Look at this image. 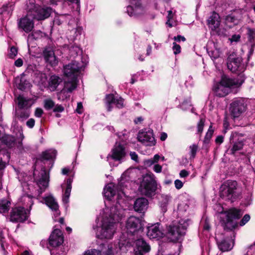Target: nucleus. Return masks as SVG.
<instances>
[{"label": "nucleus", "instance_id": "obj_1", "mask_svg": "<svg viewBox=\"0 0 255 255\" xmlns=\"http://www.w3.org/2000/svg\"><path fill=\"white\" fill-rule=\"evenodd\" d=\"M120 196L121 194L119 193L117 202L114 206L103 209L101 225L96 232L98 238L111 239L113 237L117 228V223L124 216V211L127 206L124 199L121 198Z\"/></svg>", "mask_w": 255, "mask_h": 255}, {"label": "nucleus", "instance_id": "obj_2", "mask_svg": "<svg viewBox=\"0 0 255 255\" xmlns=\"http://www.w3.org/2000/svg\"><path fill=\"white\" fill-rule=\"evenodd\" d=\"M33 176L34 181L39 189L34 193L26 192L25 194L19 199L17 204V223H23L27 220L31 208L33 204L32 198L34 196H40L48 186L49 175L44 167H42L40 171L35 169Z\"/></svg>", "mask_w": 255, "mask_h": 255}, {"label": "nucleus", "instance_id": "obj_3", "mask_svg": "<svg viewBox=\"0 0 255 255\" xmlns=\"http://www.w3.org/2000/svg\"><path fill=\"white\" fill-rule=\"evenodd\" d=\"M222 214L221 217V223L224 230L233 231L238 226L237 220L243 214V212L239 209L232 208L223 212L222 209L220 212Z\"/></svg>", "mask_w": 255, "mask_h": 255}, {"label": "nucleus", "instance_id": "obj_4", "mask_svg": "<svg viewBox=\"0 0 255 255\" xmlns=\"http://www.w3.org/2000/svg\"><path fill=\"white\" fill-rule=\"evenodd\" d=\"M189 220L180 219L174 221L168 228L167 236L172 242H177L182 239L185 234L186 230L189 225Z\"/></svg>", "mask_w": 255, "mask_h": 255}, {"label": "nucleus", "instance_id": "obj_5", "mask_svg": "<svg viewBox=\"0 0 255 255\" xmlns=\"http://www.w3.org/2000/svg\"><path fill=\"white\" fill-rule=\"evenodd\" d=\"M220 196L226 201L234 202L240 196V192L236 181L227 180L220 188Z\"/></svg>", "mask_w": 255, "mask_h": 255}, {"label": "nucleus", "instance_id": "obj_6", "mask_svg": "<svg viewBox=\"0 0 255 255\" xmlns=\"http://www.w3.org/2000/svg\"><path fill=\"white\" fill-rule=\"evenodd\" d=\"M241 85L238 80L223 76L220 83L216 84L214 88L216 95L220 97L226 96L231 92V88L239 87Z\"/></svg>", "mask_w": 255, "mask_h": 255}, {"label": "nucleus", "instance_id": "obj_7", "mask_svg": "<svg viewBox=\"0 0 255 255\" xmlns=\"http://www.w3.org/2000/svg\"><path fill=\"white\" fill-rule=\"evenodd\" d=\"M156 189L155 181L150 176H144L139 187L141 194L147 197H152L155 195Z\"/></svg>", "mask_w": 255, "mask_h": 255}, {"label": "nucleus", "instance_id": "obj_8", "mask_svg": "<svg viewBox=\"0 0 255 255\" xmlns=\"http://www.w3.org/2000/svg\"><path fill=\"white\" fill-rule=\"evenodd\" d=\"M84 68V64H81L78 61L74 60L64 66L63 71L67 78H77Z\"/></svg>", "mask_w": 255, "mask_h": 255}, {"label": "nucleus", "instance_id": "obj_9", "mask_svg": "<svg viewBox=\"0 0 255 255\" xmlns=\"http://www.w3.org/2000/svg\"><path fill=\"white\" fill-rule=\"evenodd\" d=\"M115 252L112 244H101L98 250H89L85 252L84 255H115Z\"/></svg>", "mask_w": 255, "mask_h": 255}, {"label": "nucleus", "instance_id": "obj_10", "mask_svg": "<svg viewBox=\"0 0 255 255\" xmlns=\"http://www.w3.org/2000/svg\"><path fill=\"white\" fill-rule=\"evenodd\" d=\"M227 67L232 72L238 71L242 72L245 70L244 64L242 63V58L237 57L234 54H231L228 58L227 62Z\"/></svg>", "mask_w": 255, "mask_h": 255}, {"label": "nucleus", "instance_id": "obj_11", "mask_svg": "<svg viewBox=\"0 0 255 255\" xmlns=\"http://www.w3.org/2000/svg\"><path fill=\"white\" fill-rule=\"evenodd\" d=\"M220 17L219 15L215 12L212 13L208 20V25L212 31H215L216 33L219 35H226V29L220 28Z\"/></svg>", "mask_w": 255, "mask_h": 255}, {"label": "nucleus", "instance_id": "obj_12", "mask_svg": "<svg viewBox=\"0 0 255 255\" xmlns=\"http://www.w3.org/2000/svg\"><path fill=\"white\" fill-rule=\"evenodd\" d=\"M137 139L139 141L146 146H152L155 143L152 131L149 129L140 131L137 135Z\"/></svg>", "mask_w": 255, "mask_h": 255}, {"label": "nucleus", "instance_id": "obj_13", "mask_svg": "<svg viewBox=\"0 0 255 255\" xmlns=\"http://www.w3.org/2000/svg\"><path fill=\"white\" fill-rule=\"evenodd\" d=\"M128 232L133 234L142 228L141 220L135 216L129 217L126 222Z\"/></svg>", "mask_w": 255, "mask_h": 255}, {"label": "nucleus", "instance_id": "obj_14", "mask_svg": "<svg viewBox=\"0 0 255 255\" xmlns=\"http://www.w3.org/2000/svg\"><path fill=\"white\" fill-rule=\"evenodd\" d=\"M145 11V8L139 1L127 7V12L130 16L137 17L143 15Z\"/></svg>", "mask_w": 255, "mask_h": 255}, {"label": "nucleus", "instance_id": "obj_15", "mask_svg": "<svg viewBox=\"0 0 255 255\" xmlns=\"http://www.w3.org/2000/svg\"><path fill=\"white\" fill-rule=\"evenodd\" d=\"M64 241L63 234L60 230L55 229L51 234L49 238V244L53 247H58Z\"/></svg>", "mask_w": 255, "mask_h": 255}, {"label": "nucleus", "instance_id": "obj_16", "mask_svg": "<svg viewBox=\"0 0 255 255\" xmlns=\"http://www.w3.org/2000/svg\"><path fill=\"white\" fill-rule=\"evenodd\" d=\"M247 105L243 99L235 100L231 104V112L235 117H239L246 110Z\"/></svg>", "mask_w": 255, "mask_h": 255}, {"label": "nucleus", "instance_id": "obj_17", "mask_svg": "<svg viewBox=\"0 0 255 255\" xmlns=\"http://www.w3.org/2000/svg\"><path fill=\"white\" fill-rule=\"evenodd\" d=\"M149 245L142 239H139L135 242V255H143L149 252Z\"/></svg>", "mask_w": 255, "mask_h": 255}, {"label": "nucleus", "instance_id": "obj_18", "mask_svg": "<svg viewBox=\"0 0 255 255\" xmlns=\"http://www.w3.org/2000/svg\"><path fill=\"white\" fill-rule=\"evenodd\" d=\"M52 11V8L49 7H38L35 11V13L32 14V16L38 20H44L50 15Z\"/></svg>", "mask_w": 255, "mask_h": 255}, {"label": "nucleus", "instance_id": "obj_19", "mask_svg": "<svg viewBox=\"0 0 255 255\" xmlns=\"http://www.w3.org/2000/svg\"><path fill=\"white\" fill-rule=\"evenodd\" d=\"M125 147L123 145L116 143L112 150V155L109 156L115 160L120 161L125 157Z\"/></svg>", "mask_w": 255, "mask_h": 255}, {"label": "nucleus", "instance_id": "obj_20", "mask_svg": "<svg viewBox=\"0 0 255 255\" xmlns=\"http://www.w3.org/2000/svg\"><path fill=\"white\" fill-rule=\"evenodd\" d=\"M43 56L45 61L52 66L57 65L58 59L56 57L52 47H46L43 51Z\"/></svg>", "mask_w": 255, "mask_h": 255}, {"label": "nucleus", "instance_id": "obj_21", "mask_svg": "<svg viewBox=\"0 0 255 255\" xmlns=\"http://www.w3.org/2000/svg\"><path fill=\"white\" fill-rule=\"evenodd\" d=\"M147 236L150 239L159 238L162 236V233L159 229V225H152L147 228Z\"/></svg>", "mask_w": 255, "mask_h": 255}, {"label": "nucleus", "instance_id": "obj_22", "mask_svg": "<svg viewBox=\"0 0 255 255\" xmlns=\"http://www.w3.org/2000/svg\"><path fill=\"white\" fill-rule=\"evenodd\" d=\"M148 201L145 198H138L134 203L133 208L135 211L138 212H144L148 207Z\"/></svg>", "mask_w": 255, "mask_h": 255}, {"label": "nucleus", "instance_id": "obj_23", "mask_svg": "<svg viewBox=\"0 0 255 255\" xmlns=\"http://www.w3.org/2000/svg\"><path fill=\"white\" fill-rule=\"evenodd\" d=\"M33 22L27 16L21 18L19 22V27L26 32H30L33 28Z\"/></svg>", "mask_w": 255, "mask_h": 255}, {"label": "nucleus", "instance_id": "obj_24", "mask_svg": "<svg viewBox=\"0 0 255 255\" xmlns=\"http://www.w3.org/2000/svg\"><path fill=\"white\" fill-rule=\"evenodd\" d=\"M219 249L223 252L230 251L234 247V242L230 239H224L218 242Z\"/></svg>", "mask_w": 255, "mask_h": 255}, {"label": "nucleus", "instance_id": "obj_25", "mask_svg": "<svg viewBox=\"0 0 255 255\" xmlns=\"http://www.w3.org/2000/svg\"><path fill=\"white\" fill-rule=\"evenodd\" d=\"M61 82L62 80L59 76L52 75L49 79L48 88L51 91H54Z\"/></svg>", "mask_w": 255, "mask_h": 255}, {"label": "nucleus", "instance_id": "obj_26", "mask_svg": "<svg viewBox=\"0 0 255 255\" xmlns=\"http://www.w3.org/2000/svg\"><path fill=\"white\" fill-rule=\"evenodd\" d=\"M65 81L64 89L68 92H71L77 86V78H67Z\"/></svg>", "mask_w": 255, "mask_h": 255}, {"label": "nucleus", "instance_id": "obj_27", "mask_svg": "<svg viewBox=\"0 0 255 255\" xmlns=\"http://www.w3.org/2000/svg\"><path fill=\"white\" fill-rule=\"evenodd\" d=\"M43 201L45 204L53 211L56 212L58 209V205L55 199L52 196L43 197Z\"/></svg>", "mask_w": 255, "mask_h": 255}, {"label": "nucleus", "instance_id": "obj_28", "mask_svg": "<svg viewBox=\"0 0 255 255\" xmlns=\"http://www.w3.org/2000/svg\"><path fill=\"white\" fill-rule=\"evenodd\" d=\"M172 197L169 194H162L160 200V207L162 210L165 212L167 210V207L171 201Z\"/></svg>", "mask_w": 255, "mask_h": 255}, {"label": "nucleus", "instance_id": "obj_29", "mask_svg": "<svg viewBox=\"0 0 255 255\" xmlns=\"http://www.w3.org/2000/svg\"><path fill=\"white\" fill-rule=\"evenodd\" d=\"M69 52L70 57L73 58H77L79 59H81L82 50L79 46L77 45L71 46L69 48Z\"/></svg>", "mask_w": 255, "mask_h": 255}, {"label": "nucleus", "instance_id": "obj_30", "mask_svg": "<svg viewBox=\"0 0 255 255\" xmlns=\"http://www.w3.org/2000/svg\"><path fill=\"white\" fill-rule=\"evenodd\" d=\"M104 196L109 200L116 194V191L114 189V186L112 184H108L104 188Z\"/></svg>", "mask_w": 255, "mask_h": 255}, {"label": "nucleus", "instance_id": "obj_31", "mask_svg": "<svg viewBox=\"0 0 255 255\" xmlns=\"http://www.w3.org/2000/svg\"><path fill=\"white\" fill-rule=\"evenodd\" d=\"M72 188V180L70 178L67 180L66 188L63 197V201L67 203L68 202L69 198L70 195V193Z\"/></svg>", "mask_w": 255, "mask_h": 255}, {"label": "nucleus", "instance_id": "obj_32", "mask_svg": "<svg viewBox=\"0 0 255 255\" xmlns=\"http://www.w3.org/2000/svg\"><path fill=\"white\" fill-rule=\"evenodd\" d=\"M56 151L54 149H50L43 152L41 155V159L42 160H49L55 157Z\"/></svg>", "mask_w": 255, "mask_h": 255}, {"label": "nucleus", "instance_id": "obj_33", "mask_svg": "<svg viewBox=\"0 0 255 255\" xmlns=\"http://www.w3.org/2000/svg\"><path fill=\"white\" fill-rule=\"evenodd\" d=\"M188 207L189 206L187 202L183 201L180 202L177 207V213L178 216H183L188 209Z\"/></svg>", "mask_w": 255, "mask_h": 255}, {"label": "nucleus", "instance_id": "obj_34", "mask_svg": "<svg viewBox=\"0 0 255 255\" xmlns=\"http://www.w3.org/2000/svg\"><path fill=\"white\" fill-rule=\"evenodd\" d=\"M37 6L35 4L34 0H29L26 3V9L28 12V15H32V13H35V11L37 9Z\"/></svg>", "mask_w": 255, "mask_h": 255}, {"label": "nucleus", "instance_id": "obj_35", "mask_svg": "<svg viewBox=\"0 0 255 255\" xmlns=\"http://www.w3.org/2000/svg\"><path fill=\"white\" fill-rule=\"evenodd\" d=\"M24 137L22 130L19 129L17 132V149L18 148L21 152L24 150L21 143V141L23 139Z\"/></svg>", "mask_w": 255, "mask_h": 255}, {"label": "nucleus", "instance_id": "obj_36", "mask_svg": "<svg viewBox=\"0 0 255 255\" xmlns=\"http://www.w3.org/2000/svg\"><path fill=\"white\" fill-rule=\"evenodd\" d=\"M31 85L30 83L24 77H22L19 84V89L21 90L29 89Z\"/></svg>", "mask_w": 255, "mask_h": 255}, {"label": "nucleus", "instance_id": "obj_37", "mask_svg": "<svg viewBox=\"0 0 255 255\" xmlns=\"http://www.w3.org/2000/svg\"><path fill=\"white\" fill-rule=\"evenodd\" d=\"M10 202L6 200L0 201V213H4L7 212L10 207Z\"/></svg>", "mask_w": 255, "mask_h": 255}, {"label": "nucleus", "instance_id": "obj_38", "mask_svg": "<svg viewBox=\"0 0 255 255\" xmlns=\"http://www.w3.org/2000/svg\"><path fill=\"white\" fill-rule=\"evenodd\" d=\"M17 101L18 102V105L21 108H24L30 107L29 103L30 102L29 99H26L21 96H19L17 98Z\"/></svg>", "mask_w": 255, "mask_h": 255}, {"label": "nucleus", "instance_id": "obj_39", "mask_svg": "<svg viewBox=\"0 0 255 255\" xmlns=\"http://www.w3.org/2000/svg\"><path fill=\"white\" fill-rule=\"evenodd\" d=\"M233 146L231 149L232 154H234L236 152L241 150L243 146V142L242 141H234L233 140Z\"/></svg>", "mask_w": 255, "mask_h": 255}, {"label": "nucleus", "instance_id": "obj_40", "mask_svg": "<svg viewBox=\"0 0 255 255\" xmlns=\"http://www.w3.org/2000/svg\"><path fill=\"white\" fill-rule=\"evenodd\" d=\"M106 103L107 105V108L108 111H111L112 110V104H114L115 100V98L113 94H110L106 96Z\"/></svg>", "mask_w": 255, "mask_h": 255}, {"label": "nucleus", "instance_id": "obj_41", "mask_svg": "<svg viewBox=\"0 0 255 255\" xmlns=\"http://www.w3.org/2000/svg\"><path fill=\"white\" fill-rule=\"evenodd\" d=\"M68 16H69V14H65L55 16L53 20L54 23L60 25L62 22L65 21V19Z\"/></svg>", "mask_w": 255, "mask_h": 255}, {"label": "nucleus", "instance_id": "obj_42", "mask_svg": "<svg viewBox=\"0 0 255 255\" xmlns=\"http://www.w3.org/2000/svg\"><path fill=\"white\" fill-rule=\"evenodd\" d=\"M214 130L212 129V126H210L208 131L207 132L206 135L204 138V142L206 144L209 143L210 139L211 138L212 135L213 134Z\"/></svg>", "mask_w": 255, "mask_h": 255}, {"label": "nucleus", "instance_id": "obj_43", "mask_svg": "<svg viewBox=\"0 0 255 255\" xmlns=\"http://www.w3.org/2000/svg\"><path fill=\"white\" fill-rule=\"evenodd\" d=\"M16 56V48L14 46H9L8 50L7 57L10 59H14Z\"/></svg>", "mask_w": 255, "mask_h": 255}, {"label": "nucleus", "instance_id": "obj_44", "mask_svg": "<svg viewBox=\"0 0 255 255\" xmlns=\"http://www.w3.org/2000/svg\"><path fill=\"white\" fill-rule=\"evenodd\" d=\"M44 107L46 110H50L54 107V102L51 99H46L44 102Z\"/></svg>", "mask_w": 255, "mask_h": 255}, {"label": "nucleus", "instance_id": "obj_45", "mask_svg": "<svg viewBox=\"0 0 255 255\" xmlns=\"http://www.w3.org/2000/svg\"><path fill=\"white\" fill-rule=\"evenodd\" d=\"M41 36V32L40 31H34L32 32L31 34H29L27 41L36 39Z\"/></svg>", "mask_w": 255, "mask_h": 255}, {"label": "nucleus", "instance_id": "obj_46", "mask_svg": "<svg viewBox=\"0 0 255 255\" xmlns=\"http://www.w3.org/2000/svg\"><path fill=\"white\" fill-rule=\"evenodd\" d=\"M14 5L11 3H8L5 5H3L1 8L2 10L1 12H3L4 11H8L9 12L10 11L13 10L14 9Z\"/></svg>", "mask_w": 255, "mask_h": 255}, {"label": "nucleus", "instance_id": "obj_47", "mask_svg": "<svg viewBox=\"0 0 255 255\" xmlns=\"http://www.w3.org/2000/svg\"><path fill=\"white\" fill-rule=\"evenodd\" d=\"M198 146L196 144H193L189 146L190 153L192 158H194L197 150Z\"/></svg>", "mask_w": 255, "mask_h": 255}, {"label": "nucleus", "instance_id": "obj_48", "mask_svg": "<svg viewBox=\"0 0 255 255\" xmlns=\"http://www.w3.org/2000/svg\"><path fill=\"white\" fill-rule=\"evenodd\" d=\"M7 220L11 222H16V211L14 209H12L9 216L7 217Z\"/></svg>", "mask_w": 255, "mask_h": 255}, {"label": "nucleus", "instance_id": "obj_49", "mask_svg": "<svg viewBox=\"0 0 255 255\" xmlns=\"http://www.w3.org/2000/svg\"><path fill=\"white\" fill-rule=\"evenodd\" d=\"M191 106L190 100L184 101L181 105V107L183 110L189 109Z\"/></svg>", "mask_w": 255, "mask_h": 255}, {"label": "nucleus", "instance_id": "obj_50", "mask_svg": "<svg viewBox=\"0 0 255 255\" xmlns=\"http://www.w3.org/2000/svg\"><path fill=\"white\" fill-rule=\"evenodd\" d=\"M205 123V120L201 119L197 125V131L198 133H202Z\"/></svg>", "mask_w": 255, "mask_h": 255}, {"label": "nucleus", "instance_id": "obj_51", "mask_svg": "<svg viewBox=\"0 0 255 255\" xmlns=\"http://www.w3.org/2000/svg\"><path fill=\"white\" fill-rule=\"evenodd\" d=\"M248 35L249 40L252 41L255 38V30L251 28L248 29Z\"/></svg>", "mask_w": 255, "mask_h": 255}, {"label": "nucleus", "instance_id": "obj_52", "mask_svg": "<svg viewBox=\"0 0 255 255\" xmlns=\"http://www.w3.org/2000/svg\"><path fill=\"white\" fill-rule=\"evenodd\" d=\"M250 219V215L248 214H246L243 217V218H242L241 221H240V225L241 226H243L245 225L249 221Z\"/></svg>", "mask_w": 255, "mask_h": 255}, {"label": "nucleus", "instance_id": "obj_53", "mask_svg": "<svg viewBox=\"0 0 255 255\" xmlns=\"http://www.w3.org/2000/svg\"><path fill=\"white\" fill-rule=\"evenodd\" d=\"M173 46L172 49H173V52H174V54L176 55V54L180 53V52H181L180 46L179 45L176 44V43H175V42H174L173 43Z\"/></svg>", "mask_w": 255, "mask_h": 255}, {"label": "nucleus", "instance_id": "obj_54", "mask_svg": "<svg viewBox=\"0 0 255 255\" xmlns=\"http://www.w3.org/2000/svg\"><path fill=\"white\" fill-rule=\"evenodd\" d=\"M114 104H116L118 108H121L123 107L124 101L123 99L121 98L116 99Z\"/></svg>", "mask_w": 255, "mask_h": 255}, {"label": "nucleus", "instance_id": "obj_55", "mask_svg": "<svg viewBox=\"0 0 255 255\" xmlns=\"http://www.w3.org/2000/svg\"><path fill=\"white\" fill-rule=\"evenodd\" d=\"M226 20L227 22H232L236 23L237 22V19L235 16L233 15H229L226 16Z\"/></svg>", "mask_w": 255, "mask_h": 255}, {"label": "nucleus", "instance_id": "obj_56", "mask_svg": "<svg viewBox=\"0 0 255 255\" xmlns=\"http://www.w3.org/2000/svg\"><path fill=\"white\" fill-rule=\"evenodd\" d=\"M174 184L175 188L177 189H181L183 186V182L179 179L175 180V181H174Z\"/></svg>", "mask_w": 255, "mask_h": 255}, {"label": "nucleus", "instance_id": "obj_57", "mask_svg": "<svg viewBox=\"0 0 255 255\" xmlns=\"http://www.w3.org/2000/svg\"><path fill=\"white\" fill-rule=\"evenodd\" d=\"M43 113V111L42 109L37 108L35 111V116L38 118H40Z\"/></svg>", "mask_w": 255, "mask_h": 255}, {"label": "nucleus", "instance_id": "obj_58", "mask_svg": "<svg viewBox=\"0 0 255 255\" xmlns=\"http://www.w3.org/2000/svg\"><path fill=\"white\" fill-rule=\"evenodd\" d=\"M35 125V120L33 119H30L26 122V125L29 128H32Z\"/></svg>", "mask_w": 255, "mask_h": 255}, {"label": "nucleus", "instance_id": "obj_59", "mask_svg": "<svg viewBox=\"0 0 255 255\" xmlns=\"http://www.w3.org/2000/svg\"><path fill=\"white\" fill-rule=\"evenodd\" d=\"M39 78H40V81H39L41 84H44L46 80V76L45 74L41 73L39 74Z\"/></svg>", "mask_w": 255, "mask_h": 255}, {"label": "nucleus", "instance_id": "obj_60", "mask_svg": "<svg viewBox=\"0 0 255 255\" xmlns=\"http://www.w3.org/2000/svg\"><path fill=\"white\" fill-rule=\"evenodd\" d=\"M64 108L62 106L57 105L54 107L53 111L54 112H62L64 111Z\"/></svg>", "mask_w": 255, "mask_h": 255}, {"label": "nucleus", "instance_id": "obj_61", "mask_svg": "<svg viewBox=\"0 0 255 255\" xmlns=\"http://www.w3.org/2000/svg\"><path fill=\"white\" fill-rule=\"evenodd\" d=\"M154 163H154V161H153L152 158H151V159H148V160H145L144 161V165L147 166V167H149V166H150L151 165H153Z\"/></svg>", "mask_w": 255, "mask_h": 255}, {"label": "nucleus", "instance_id": "obj_62", "mask_svg": "<svg viewBox=\"0 0 255 255\" xmlns=\"http://www.w3.org/2000/svg\"><path fill=\"white\" fill-rule=\"evenodd\" d=\"M153 170L156 173H160L162 171V166L159 164H156L154 165Z\"/></svg>", "mask_w": 255, "mask_h": 255}, {"label": "nucleus", "instance_id": "obj_63", "mask_svg": "<svg viewBox=\"0 0 255 255\" xmlns=\"http://www.w3.org/2000/svg\"><path fill=\"white\" fill-rule=\"evenodd\" d=\"M189 174V172L184 169L181 170L179 173L180 177L181 178L186 177Z\"/></svg>", "mask_w": 255, "mask_h": 255}, {"label": "nucleus", "instance_id": "obj_64", "mask_svg": "<svg viewBox=\"0 0 255 255\" xmlns=\"http://www.w3.org/2000/svg\"><path fill=\"white\" fill-rule=\"evenodd\" d=\"M255 250V247L252 246L250 247L245 255H254V251Z\"/></svg>", "mask_w": 255, "mask_h": 255}]
</instances>
